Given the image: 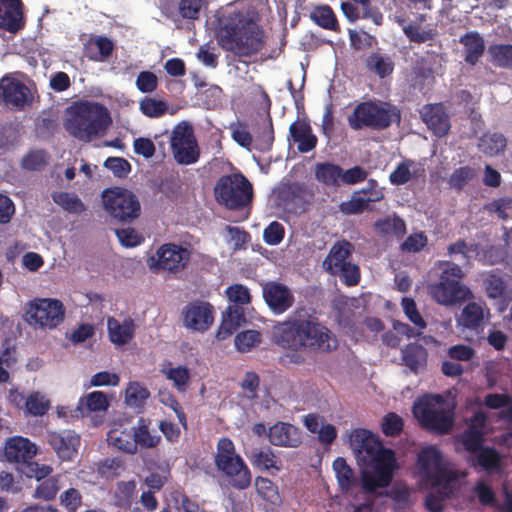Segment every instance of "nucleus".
Wrapping results in <instances>:
<instances>
[{
	"label": "nucleus",
	"mask_w": 512,
	"mask_h": 512,
	"mask_svg": "<svg viewBox=\"0 0 512 512\" xmlns=\"http://www.w3.org/2000/svg\"><path fill=\"white\" fill-rule=\"evenodd\" d=\"M109 445L123 452H128V431L125 424L115 422L107 434Z\"/></svg>",
	"instance_id": "43"
},
{
	"label": "nucleus",
	"mask_w": 512,
	"mask_h": 512,
	"mask_svg": "<svg viewBox=\"0 0 512 512\" xmlns=\"http://www.w3.org/2000/svg\"><path fill=\"white\" fill-rule=\"evenodd\" d=\"M105 210L109 215L119 221L128 219V189L110 187L102 192Z\"/></svg>",
	"instance_id": "18"
},
{
	"label": "nucleus",
	"mask_w": 512,
	"mask_h": 512,
	"mask_svg": "<svg viewBox=\"0 0 512 512\" xmlns=\"http://www.w3.org/2000/svg\"><path fill=\"white\" fill-rule=\"evenodd\" d=\"M113 42L105 36H91L84 44V55L93 61H104L113 52Z\"/></svg>",
	"instance_id": "31"
},
{
	"label": "nucleus",
	"mask_w": 512,
	"mask_h": 512,
	"mask_svg": "<svg viewBox=\"0 0 512 512\" xmlns=\"http://www.w3.org/2000/svg\"><path fill=\"white\" fill-rule=\"evenodd\" d=\"M311 20L319 27L340 32V26L333 9L329 5H320L310 13Z\"/></svg>",
	"instance_id": "37"
},
{
	"label": "nucleus",
	"mask_w": 512,
	"mask_h": 512,
	"mask_svg": "<svg viewBox=\"0 0 512 512\" xmlns=\"http://www.w3.org/2000/svg\"><path fill=\"white\" fill-rule=\"evenodd\" d=\"M150 424V419L141 417L138 420L137 426L133 428V441L135 445L133 449L130 448V454H134L138 450L154 449L161 443V436L150 430Z\"/></svg>",
	"instance_id": "25"
},
{
	"label": "nucleus",
	"mask_w": 512,
	"mask_h": 512,
	"mask_svg": "<svg viewBox=\"0 0 512 512\" xmlns=\"http://www.w3.org/2000/svg\"><path fill=\"white\" fill-rule=\"evenodd\" d=\"M506 146L507 139L499 132H486L479 138L478 148L487 156H496L504 152Z\"/></svg>",
	"instance_id": "34"
},
{
	"label": "nucleus",
	"mask_w": 512,
	"mask_h": 512,
	"mask_svg": "<svg viewBox=\"0 0 512 512\" xmlns=\"http://www.w3.org/2000/svg\"><path fill=\"white\" fill-rule=\"evenodd\" d=\"M333 469L341 491L348 492L357 486L358 480L354 475V471L344 458L337 457L333 462Z\"/></svg>",
	"instance_id": "35"
},
{
	"label": "nucleus",
	"mask_w": 512,
	"mask_h": 512,
	"mask_svg": "<svg viewBox=\"0 0 512 512\" xmlns=\"http://www.w3.org/2000/svg\"><path fill=\"white\" fill-rule=\"evenodd\" d=\"M403 427V419L395 412H389L383 417L381 428L385 436H398L403 431Z\"/></svg>",
	"instance_id": "57"
},
{
	"label": "nucleus",
	"mask_w": 512,
	"mask_h": 512,
	"mask_svg": "<svg viewBox=\"0 0 512 512\" xmlns=\"http://www.w3.org/2000/svg\"><path fill=\"white\" fill-rule=\"evenodd\" d=\"M428 352L418 343H409L401 350V359L412 372L418 373L427 365Z\"/></svg>",
	"instance_id": "30"
},
{
	"label": "nucleus",
	"mask_w": 512,
	"mask_h": 512,
	"mask_svg": "<svg viewBox=\"0 0 512 512\" xmlns=\"http://www.w3.org/2000/svg\"><path fill=\"white\" fill-rule=\"evenodd\" d=\"M349 442L357 460L366 466L396 463L394 451L385 448L379 438L369 430L354 429Z\"/></svg>",
	"instance_id": "9"
},
{
	"label": "nucleus",
	"mask_w": 512,
	"mask_h": 512,
	"mask_svg": "<svg viewBox=\"0 0 512 512\" xmlns=\"http://www.w3.org/2000/svg\"><path fill=\"white\" fill-rule=\"evenodd\" d=\"M204 4L205 0H179L178 11L182 18L195 20Z\"/></svg>",
	"instance_id": "63"
},
{
	"label": "nucleus",
	"mask_w": 512,
	"mask_h": 512,
	"mask_svg": "<svg viewBox=\"0 0 512 512\" xmlns=\"http://www.w3.org/2000/svg\"><path fill=\"white\" fill-rule=\"evenodd\" d=\"M334 318L343 329L352 330L355 326V311L347 303L335 305Z\"/></svg>",
	"instance_id": "53"
},
{
	"label": "nucleus",
	"mask_w": 512,
	"mask_h": 512,
	"mask_svg": "<svg viewBox=\"0 0 512 512\" xmlns=\"http://www.w3.org/2000/svg\"><path fill=\"white\" fill-rule=\"evenodd\" d=\"M485 289L487 296L491 299L511 300L512 296L507 292L504 280L495 274H491L485 280Z\"/></svg>",
	"instance_id": "44"
},
{
	"label": "nucleus",
	"mask_w": 512,
	"mask_h": 512,
	"mask_svg": "<svg viewBox=\"0 0 512 512\" xmlns=\"http://www.w3.org/2000/svg\"><path fill=\"white\" fill-rule=\"evenodd\" d=\"M48 443L60 459L67 461L77 453L80 437L72 430L51 432L48 435Z\"/></svg>",
	"instance_id": "19"
},
{
	"label": "nucleus",
	"mask_w": 512,
	"mask_h": 512,
	"mask_svg": "<svg viewBox=\"0 0 512 512\" xmlns=\"http://www.w3.org/2000/svg\"><path fill=\"white\" fill-rule=\"evenodd\" d=\"M79 404L85 405L88 412L105 411L109 406L107 396L102 391L89 393L80 399Z\"/></svg>",
	"instance_id": "51"
},
{
	"label": "nucleus",
	"mask_w": 512,
	"mask_h": 512,
	"mask_svg": "<svg viewBox=\"0 0 512 512\" xmlns=\"http://www.w3.org/2000/svg\"><path fill=\"white\" fill-rule=\"evenodd\" d=\"M37 454V446L28 438L13 436L9 438L4 447V455L11 463L22 464L30 462Z\"/></svg>",
	"instance_id": "17"
},
{
	"label": "nucleus",
	"mask_w": 512,
	"mask_h": 512,
	"mask_svg": "<svg viewBox=\"0 0 512 512\" xmlns=\"http://www.w3.org/2000/svg\"><path fill=\"white\" fill-rule=\"evenodd\" d=\"M501 461L499 452L493 447H484L477 453V463L486 471L498 470Z\"/></svg>",
	"instance_id": "48"
},
{
	"label": "nucleus",
	"mask_w": 512,
	"mask_h": 512,
	"mask_svg": "<svg viewBox=\"0 0 512 512\" xmlns=\"http://www.w3.org/2000/svg\"><path fill=\"white\" fill-rule=\"evenodd\" d=\"M332 275H338L342 282L347 286H355L360 281V269L351 261L342 264L340 267L331 272Z\"/></svg>",
	"instance_id": "54"
},
{
	"label": "nucleus",
	"mask_w": 512,
	"mask_h": 512,
	"mask_svg": "<svg viewBox=\"0 0 512 512\" xmlns=\"http://www.w3.org/2000/svg\"><path fill=\"white\" fill-rule=\"evenodd\" d=\"M421 471L432 481L433 486L443 485L445 489L456 481V474L447 468L442 454L435 446H427L418 454Z\"/></svg>",
	"instance_id": "13"
},
{
	"label": "nucleus",
	"mask_w": 512,
	"mask_h": 512,
	"mask_svg": "<svg viewBox=\"0 0 512 512\" xmlns=\"http://www.w3.org/2000/svg\"><path fill=\"white\" fill-rule=\"evenodd\" d=\"M366 67L378 77L385 78L393 73L394 62L388 55L373 52L366 58Z\"/></svg>",
	"instance_id": "38"
},
{
	"label": "nucleus",
	"mask_w": 512,
	"mask_h": 512,
	"mask_svg": "<svg viewBox=\"0 0 512 512\" xmlns=\"http://www.w3.org/2000/svg\"><path fill=\"white\" fill-rule=\"evenodd\" d=\"M253 139L255 141V148L258 151L266 152L272 148L274 142V129L272 118L269 113L256 120L253 128Z\"/></svg>",
	"instance_id": "28"
},
{
	"label": "nucleus",
	"mask_w": 512,
	"mask_h": 512,
	"mask_svg": "<svg viewBox=\"0 0 512 512\" xmlns=\"http://www.w3.org/2000/svg\"><path fill=\"white\" fill-rule=\"evenodd\" d=\"M125 469V462L118 458H106L98 465V473L107 480L119 477Z\"/></svg>",
	"instance_id": "47"
},
{
	"label": "nucleus",
	"mask_w": 512,
	"mask_h": 512,
	"mask_svg": "<svg viewBox=\"0 0 512 512\" xmlns=\"http://www.w3.org/2000/svg\"><path fill=\"white\" fill-rule=\"evenodd\" d=\"M191 252L189 249L174 243L161 245L154 256L148 260L152 271H164L176 275L187 268L190 263Z\"/></svg>",
	"instance_id": "11"
},
{
	"label": "nucleus",
	"mask_w": 512,
	"mask_h": 512,
	"mask_svg": "<svg viewBox=\"0 0 512 512\" xmlns=\"http://www.w3.org/2000/svg\"><path fill=\"white\" fill-rule=\"evenodd\" d=\"M107 325H108L110 340L113 343L124 344L128 341V322H127V320H124L123 325H121L116 319L109 318Z\"/></svg>",
	"instance_id": "62"
},
{
	"label": "nucleus",
	"mask_w": 512,
	"mask_h": 512,
	"mask_svg": "<svg viewBox=\"0 0 512 512\" xmlns=\"http://www.w3.org/2000/svg\"><path fill=\"white\" fill-rule=\"evenodd\" d=\"M368 208V200L357 191L352 194L349 200L341 202L339 205V210L345 215L361 214Z\"/></svg>",
	"instance_id": "49"
},
{
	"label": "nucleus",
	"mask_w": 512,
	"mask_h": 512,
	"mask_svg": "<svg viewBox=\"0 0 512 512\" xmlns=\"http://www.w3.org/2000/svg\"><path fill=\"white\" fill-rule=\"evenodd\" d=\"M403 32L407 38L414 43H425L434 39L435 33L429 30H423L420 25L410 23L403 27Z\"/></svg>",
	"instance_id": "60"
},
{
	"label": "nucleus",
	"mask_w": 512,
	"mask_h": 512,
	"mask_svg": "<svg viewBox=\"0 0 512 512\" xmlns=\"http://www.w3.org/2000/svg\"><path fill=\"white\" fill-rule=\"evenodd\" d=\"M162 374L165 377L172 381L174 387L180 391L184 392L186 390V386L190 380V372L186 366H177V367H163L161 369Z\"/></svg>",
	"instance_id": "42"
},
{
	"label": "nucleus",
	"mask_w": 512,
	"mask_h": 512,
	"mask_svg": "<svg viewBox=\"0 0 512 512\" xmlns=\"http://www.w3.org/2000/svg\"><path fill=\"white\" fill-rule=\"evenodd\" d=\"M214 195L220 205L240 211L252 203L254 192L251 182L238 172L221 176L215 184Z\"/></svg>",
	"instance_id": "8"
},
{
	"label": "nucleus",
	"mask_w": 512,
	"mask_h": 512,
	"mask_svg": "<svg viewBox=\"0 0 512 512\" xmlns=\"http://www.w3.org/2000/svg\"><path fill=\"white\" fill-rule=\"evenodd\" d=\"M489 53L498 66L512 68V44L492 45Z\"/></svg>",
	"instance_id": "55"
},
{
	"label": "nucleus",
	"mask_w": 512,
	"mask_h": 512,
	"mask_svg": "<svg viewBox=\"0 0 512 512\" xmlns=\"http://www.w3.org/2000/svg\"><path fill=\"white\" fill-rule=\"evenodd\" d=\"M247 457L252 466L259 471H270L274 474L282 469L280 458L269 446L253 448Z\"/></svg>",
	"instance_id": "26"
},
{
	"label": "nucleus",
	"mask_w": 512,
	"mask_h": 512,
	"mask_svg": "<svg viewBox=\"0 0 512 512\" xmlns=\"http://www.w3.org/2000/svg\"><path fill=\"white\" fill-rule=\"evenodd\" d=\"M486 209L495 213L499 219L507 220L509 218L508 211L512 210V197L506 196L493 200L486 205Z\"/></svg>",
	"instance_id": "64"
},
{
	"label": "nucleus",
	"mask_w": 512,
	"mask_h": 512,
	"mask_svg": "<svg viewBox=\"0 0 512 512\" xmlns=\"http://www.w3.org/2000/svg\"><path fill=\"white\" fill-rule=\"evenodd\" d=\"M342 167L332 162L316 163L314 175L318 182L336 187L340 185Z\"/></svg>",
	"instance_id": "33"
},
{
	"label": "nucleus",
	"mask_w": 512,
	"mask_h": 512,
	"mask_svg": "<svg viewBox=\"0 0 512 512\" xmlns=\"http://www.w3.org/2000/svg\"><path fill=\"white\" fill-rule=\"evenodd\" d=\"M269 442L278 447L296 448L302 442L301 431L294 425L277 422L269 428Z\"/></svg>",
	"instance_id": "20"
},
{
	"label": "nucleus",
	"mask_w": 512,
	"mask_h": 512,
	"mask_svg": "<svg viewBox=\"0 0 512 512\" xmlns=\"http://www.w3.org/2000/svg\"><path fill=\"white\" fill-rule=\"evenodd\" d=\"M254 485L258 496L273 506H279L282 502L278 486L269 478L257 476Z\"/></svg>",
	"instance_id": "36"
},
{
	"label": "nucleus",
	"mask_w": 512,
	"mask_h": 512,
	"mask_svg": "<svg viewBox=\"0 0 512 512\" xmlns=\"http://www.w3.org/2000/svg\"><path fill=\"white\" fill-rule=\"evenodd\" d=\"M52 199L57 205L70 213L80 214L85 211V205L74 193L65 191L53 192Z\"/></svg>",
	"instance_id": "41"
},
{
	"label": "nucleus",
	"mask_w": 512,
	"mask_h": 512,
	"mask_svg": "<svg viewBox=\"0 0 512 512\" xmlns=\"http://www.w3.org/2000/svg\"><path fill=\"white\" fill-rule=\"evenodd\" d=\"M22 27L21 0H0V28L15 33Z\"/></svg>",
	"instance_id": "24"
},
{
	"label": "nucleus",
	"mask_w": 512,
	"mask_h": 512,
	"mask_svg": "<svg viewBox=\"0 0 512 512\" xmlns=\"http://www.w3.org/2000/svg\"><path fill=\"white\" fill-rule=\"evenodd\" d=\"M0 100L15 110H23L32 102L28 86L17 78L5 75L0 79Z\"/></svg>",
	"instance_id": "14"
},
{
	"label": "nucleus",
	"mask_w": 512,
	"mask_h": 512,
	"mask_svg": "<svg viewBox=\"0 0 512 512\" xmlns=\"http://www.w3.org/2000/svg\"><path fill=\"white\" fill-rule=\"evenodd\" d=\"M214 463L226 483V486L243 491L252 483V473L244 459L236 452L233 441L222 437L217 442Z\"/></svg>",
	"instance_id": "4"
},
{
	"label": "nucleus",
	"mask_w": 512,
	"mask_h": 512,
	"mask_svg": "<svg viewBox=\"0 0 512 512\" xmlns=\"http://www.w3.org/2000/svg\"><path fill=\"white\" fill-rule=\"evenodd\" d=\"M139 108L143 115L150 118H159L167 112L168 104L163 100L144 97Z\"/></svg>",
	"instance_id": "50"
},
{
	"label": "nucleus",
	"mask_w": 512,
	"mask_h": 512,
	"mask_svg": "<svg viewBox=\"0 0 512 512\" xmlns=\"http://www.w3.org/2000/svg\"><path fill=\"white\" fill-rule=\"evenodd\" d=\"M423 122L438 137L445 136L450 129V121L442 104H428L420 111Z\"/></svg>",
	"instance_id": "21"
},
{
	"label": "nucleus",
	"mask_w": 512,
	"mask_h": 512,
	"mask_svg": "<svg viewBox=\"0 0 512 512\" xmlns=\"http://www.w3.org/2000/svg\"><path fill=\"white\" fill-rule=\"evenodd\" d=\"M401 122L400 109L384 101H364L357 104L351 115L348 116V124L353 130L370 128L372 130H385L392 124Z\"/></svg>",
	"instance_id": "6"
},
{
	"label": "nucleus",
	"mask_w": 512,
	"mask_h": 512,
	"mask_svg": "<svg viewBox=\"0 0 512 512\" xmlns=\"http://www.w3.org/2000/svg\"><path fill=\"white\" fill-rule=\"evenodd\" d=\"M374 226L376 230L383 235H395L400 237L406 232L405 222L398 216L380 218L375 222Z\"/></svg>",
	"instance_id": "40"
},
{
	"label": "nucleus",
	"mask_w": 512,
	"mask_h": 512,
	"mask_svg": "<svg viewBox=\"0 0 512 512\" xmlns=\"http://www.w3.org/2000/svg\"><path fill=\"white\" fill-rule=\"evenodd\" d=\"M476 176L475 169L463 166L455 169L449 177L448 183L452 188L461 190Z\"/></svg>",
	"instance_id": "58"
},
{
	"label": "nucleus",
	"mask_w": 512,
	"mask_h": 512,
	"mask_svg": "<svg viewBox=\"0 0 512 512\" xmlns=\"http://www.w3.org/2000/svg\"><path fill=\"white\" fill-rule=\"evenodd\" d=\"M271 340L280 348L293 352L289 358L294 364L305 362L301 352L329 353L338 347L333 332L312 315L278 322L273 326Z\"/></svg>",
	"instance_id": "1"
},
{
	"label": "nucleus",
	"mask_w": 512,
	"mask_h": 512,
	"mask_svg": "<svg viewBox=\"0 0 512 512\" xmlns=\"http://www.w3.org/2000/svg\"><path fill=\"white\" fill-rule=\"evenodd\" d=\"M183 316L187 328L204 332L213 323V307L208 302H191L185 306Z\"/></svg>",
	"instance_id": "16"
},
{
	"label": "nucleus",
	"mask_w": 512,
	"mask_h": 512,
	"mask_svg": "<svg viewBox=\"0 0 512 512\" xmlns=\"http://www.w3.org/2000/svg\"><path fill=\"white\" fill-rule=\"evenodd\" d=\"M65 317V307L58 299L36 298L26 304L24 321L33 327L54 329Z\"/></svg>",
	"instance_id": "10"
},
{
	"label": "nucleus",
	"mask_w": 512,
	"mask_h": 512,
	"mask_svg": "<svg viewBox=\"0 0 512 512\" xmlns=\"http://www.w3.org/2000/svg\"><path fill=\"white\" fill-rule=\"evenodd\" d=\"M60 478L61 476L57 474L40 481L33 492V497L44 501L54 500L61 488Z\"/></svg>",
	"instance_id": "39"
},
{
	"label": "nucleus",
	"mask_w": 512,
	"mask_h": 512,
	"mask_svg": "<svg viewBox=\"0 0 512 512\" xmlns=\"http://www.w3.org/2000/svg\"><path fill=\"white\" fill-rule=\"evenodd\" d=\"M218 37L222 48L238 57L258 53L266 40L263 28L240 13H233L224 19Z\"/></svg>",
	"instance_id": "2"
},
{
	"label": "nucleus",
	"mask_w": 512,
	"mask_h": 512,
	"mask_svg": "<svg viewBox=\"0 0 512 512\" xmlns=\"http://www.w3.org/2000/svg\"><path fill=\"white\" fill-rule=\"evenodd\" d=\"M59 502L68 512H76L82 505V494L76 488H69L60 494Z\"/></svg>",
	"instance_id": "61"
},
{
	"label": "nucleus",
	"mask_w": 512,
	"mask_h": 512,
	"mask_svg": "<svg viewBox=\"0 0 512 512\" xmlns=\"http://www.w3.org/2000/svg\"><path fill=\"white\" fill-rule=\"evenodd\" d=\"M459 42L464 46L465 61L474 66L485 51V42L480 34L476 31L468 32L461 36Z\"/></svg>",
	"instance_id": "32"
},
{
	"label": "nucleus",
	"mask_w": 512,
	"mask_h": 512,
	"mask_svg": "<svg viewBox=\"0 0 512 512\" xmlns=\"http://www.w3.org/2000/svg\"><path fill=\"white\" fill-rule=\"evenodd\" d=\"M22 472L28 478L35 479L37 482L45 480L52 476L53 467L48 464H42L37 461L30 460L23 466Z\"/></svg>",
	"instance_id": "52"
},
{
	"label": "nucleus",
	"mask_w": 512,
	"mask_h": 512,
	"mask_svg": "<svg viewBox=\"0 0 512 512\" xmlns=\"http://www.w3.org/2000/svg\"><path fill=\"white\" fill-rule=\"evenodd\" d=\"M353 251L354 246L351 242L345 239L336 241L331 247L327 257L323 261L325 269L331 273L342 264L350 262L349 258L351 257Z\"/></svg>",
	"instance_id": "29"
},
{
	"label": "nucleus",
	"mask_w": 512,
	"mask_h": 512,
	"mask_svg": "<svg viewBox=\"0 0 512 512\" xmlns=\"http://www.w3.org/2000/svg\"><path fill=\"white\" fill-rule=\"evenodd\" d=\"M452 485L453 484H450L447 489H445L443 485L436 486L437 488H441V491H439L438 495H435L433 492L427 495L425 500L426 508L431 512H441L443 510V501L446 498H450L453 494Z\"/></svg>",
	"instance_id": "59"
},
{
	"label": "nucleus",
	"mask_w": 512,
	"mask_h": 512,
	"mask_svg": "<svg viewBox=\"0 0 512 512\" xmlns=\"http://www.w3.org/2000/svg\"><path fill=\"white\" fill-rule=\"evenodd\" d=\"M173 158L179 165H191L200 157V149L193 128L188 123L174 127L170 137Z\"/></svg>",
	"instance_id": "12"
},
{
	"label": "nucleus",
	"mask_w": 512,
	"mask_h": 512,
	"mask_svg": "<svg viewBox=\"0 0 512 512\" xmlns=\"http://www.w3.org/2000/svg\"><path fill=\"white\" fill-rule=\"evenodd\" d=\"M490 316V310L484 302H469L462 309L458 325L472 331H478Z\"/></svg>",
	"instance_id": "22"
},
{
	"label": "nucleus",
	"mask_w": 512,
	"mask_h": 512,
	"mask_svg": "<svg viewBox=\"0 0 512 512\" xmlns=\"http://www.w3.org/2000/svg\"><path fill=\"white\" fill-rule=\"evenodd\" d=\"M26 410L33 416H42L50 408V401L45 399L39 392L30 394L25 403Z\"/></svg>",
	"instance_id": "56"
},
{
	"label": "nucleus",
	"mask_w": 512,
	"mask_h": 512,
	"mask_svg": "<svg viewBox=\"0 0 512 512\" xmlns=\"http://www.w3.org/2000/svg\"><path fill=\"white\" fill-rule=\"evenodd\" d=\"M441 273L437 282L429 283L428 293L440 305L453 306L469 298L471 291L462 284L461 267L449 261L439 263Z\"/></svg>",
	"instance_id": "7"
},
{
	"label": "nucleus",
	"mask_w": 512,
	"mask_h": 512,
	"mask_svg": "<svg viewBox=\"0 0 512 512\" xmlns=\"http://www.w3.org/2000/svg\"><path fill=\"white\" fill-rule=\"evenodd\" d=\"M49 162V155L44 150H31L21 161V166L27 171H40Z\"/></svg>",
	"instance_id": "45"
},
{
	"label": "nucleus",
	"mask_w": 512,
	"mask_h": 512,
	"mask_svg": "<svg viewBox=\"0 0 512 512\" xmlns=\"http://www.w3.org/2000/svg\"><path fill=\"white\" fill-rule=\"evenodd\" d=\"M263 298L274 314H283L294 304V295L284 284L269 281L263 285Z\"/></svg>",
	"instance_id": "15"
},
{
	"label": "nucleus",
	"mask_w": 512,
	"mask_h": 512,
	"mask_svg": "<svg viewBox=\"0 0 512 512\" xmlns=\"http://www.w3.org/2000/svg\"><path fill=\"white\" fill-rule=\"evenodd\" d=\"M262 335L257 330H245L235 336L234 343L236 349L241 352H249L252 348L260 344Z\"/></svg>",
	"instance_id": "46"
},
{
	"label": "nucleus",
	"mask_w": 512,
	"mask_h": 512,
	"mask_svg": "<svg viewBox=\"0 0 512 512\" xmlns=\"http://www.w3.org/2000/svg\"><path fill=\"white\" fill-rule=\"evenodd\" d=\"M111 123L110 112L104 105L84 101L74 107L70 118L65 122V129L74 138L89 142L104 134Z\"/></svg>",
	"instance_id": "3"
},
{
	"label": "nucleus",
	"mask_w": 512,
	"mask_h": 512,
	"mask_svg": "<svg viewBox=\"0 0 512 512\" xmlns=\"http://www.w3.org/2000/svg\"><path fill=\"white\" fill-rule=\"evenodd\" d=\"M245 322L244 308L237 305H229L226 312L223 313L222 322L216 334L217 339L224 340L228 338Z\"/></svg>",
	"instance_id": "27"
},
{
	"label": "nucleus",
	"mask_w": 512,
	"mask_h": 512,
	"mask_svg": "<svg viewBox=\"0 0 512 512\" xmlns=\"http://www.w3.org/2000/svg\"><path fill=\"white\" fill-rule=\"evenodd\" d=\"M412 412L421 427L434 434H448L454 426V410L441 395L418 398Z\"/></svg>",
	"instance_id": "5"
},
{
	"label": "nucleus",
	"mask_w": 512,
	"mask_h": 512,
	"mask_svg": "<svg viewBox=\"0 0 512 512\" xmlns=\"http://www.w3.org/2000/svg\"><path fill=\"white\" fill-rule=\"evenodd\" d=\"M373 473L364 471L362 473L361 484L368 493H373L377 488L387 487L393 478L395 464L370 465Z\"/></svg>",
	"instance_id": "23"
}]
</instances>
